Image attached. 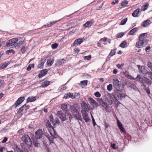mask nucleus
<instances>
[{
  "instance_id": "1",
  "label": "nucleus",
  "mask_w": 152,
  "mask_h": 152,
  "mask_svg": "<svg viewBox=\"0 0 152 152\" xmlns=\"http://www.w3.org/2000/svg\"><path fill=\"white\" fill-rule=\"evenodd\" d=\"M46 125L48 128V130L51 136H50L48 135H46L45 136L49 141L50 144L53 143V140L57 138L58 135L57 134L56 132L54 130L53 127L51 125L48 121L47 122Z\"/></svg>"
},
{
  "instance_id": "2",
  "label": "nucleus",
  "mask_w": 152,
  "mask_h": 152,
  "mask_svg": "<svg viewBox=\"0 0 152 152\" xmlns=\"http://www.w3.org/2000/svg\"><path fill=\"white\" fill-rule=\"evenodd\" d=\"M104 104H119V102L116 97L108 93L104 95L103 98Z\"/></svg>"
},
{
  "instance_id": "3",
  "label": "nucleus",
  "mask_w": 152,
  "mask_h": 152,
  "mask_svg": "<svg viewBox=\"0 0 152 152\" xmlns=\"http://www.w3.org/2000/svg\"><path fill=\"white\" fill-rule=\"evenodd\" d=\"M21 140L28 148L31 147L32 145V142L29 136L25 135L21 137Z\"/></svg>"
},
{
  "instance_id": "4",
  "label": "nucleus",
  "mask_w": 152,
  "mask_h": 152,
  "mask_svg": "<svg viewBox=\"0 0 152 152\" xmlns=\"http://www.w3.org/2000/svg\"><path fill=\"white\" fill-rule=\"evenodd\" d=\"M136 79L140 80L143 84L144 86L151 85V81L147 77L142 78L138 75L136 77Z\"/></svg>"
},
{
  "instance_id": "5",
  "label": "nucleus",
  "mask_w": 152,
  "mask_h": 152,
  "mask_svg": "<svg viewBox=\"0 0 152 152\" xmlns=\"http://www.w3.org/2000/svg\"><path fill=\"white\" fill-rule=\"evenodd\" d=\"M113 86L117 91H122L123 88L121 81L117 79H115L113 80Z\"/></svg>"
},
{
  "instance_id": "6",
  "label": "nucleus",
  "mask_w": 152,
  "mask_h": 152,
  "mask_svg": "<svg viewBox=\"0 0 152 152\" xmlns=\"http://www.w3.org/2000/svg\"><path fill=\"white\" fill-rule=\"evenodd\" d=\"M148 40V39L139 40L136 43V46L138 48H141L147 45Z\"/></svg>"
},
{
  "instance_id": "7",
  "label": "nucleus",
  "mask_w": 152,
  "mask_h": 152,
  "mask_svg": "<svg viewBox=\"0 0 152 152\" xmlns=\"http://www.w3.org/2000/svg\"><path fill=\"white\" fill-rule=\"evenodd\" d=\"M18 39L17 38H15L10 39L6 43V46L10 47L12 46H15L16 45L17 42L18 41Z\"/></svg>"
},
{
  "instance_id": "8",
  "label": "nucleus",
  "mask_w": 152,
  "mask_h": 152,
  "mask_svg": "<svg viewBox=\"0 0 152 152\" xmlns=\"http://www.w3.org/2000/svg\"><path fill=\"white\" fill-rule=\"evenodd\" d=\"M43 134V132L41 129H39L35 133L36 138L37 139L41 138Z\"/></svg>"
},
{
  "instance_id": "9",
  "label": "nucleus",
  "mask_w": 152,
  "mask_h": 152,
  "mask_svg": "<svg viewBox=\"0 0 152 152\" xmlns=\"http://www.w3.org/2000/svg\"><path fill=\"white\" fill-rule=\"evenodd\" d=\"M81 113L83 119L86 122H88L90 120V118L88 116L87 113L84 110H81Z\"/></svg>"
},
{
  "instance_id": "10",
  "label": "nucleus",
  "mask_w": 152,
  "mask_h": 152,
  "mask_svg": "<svg viewBox=\"0 0 152 152\" xmlns=\"http://www.w3.org/2000/svg\"><path fill=\"white\" fill-rule=\"evenodd\" d=\"M120 91H115V97L116 96L118 97L119 99H121L125 97V94L124 93H122Z\"/></svg>"
},
{
  "instance_id": "11",
  "label": "nucleus",
  "mask_w": 152,
  "mask_h": 152,
  "mask_svg": "<svg viewBox=\"0 0 152 152\" xmlns=\"http://www.w3.org/2000/svg\"><path fill=\"white\" fill-rule=\"evenodd\" d=\"M138 69L140 70V72L141 73L144 74H147L148 71L145 69L144 66H140V65H137Z\"/></svg>"
},
{
  "instance_id": "12",
  "label": "nucleus",
  "mask_w": 152,
  "mask_h": 152,
  "mask_svg": "<svg viewBox=\"0 0 152 152\" xmlns=\"http://www.w3.org/2000/svg\"><path fill=\"white\" fill-rule=\"evenodd\" d=\"M57 114L62 121H64L66 120V115L63 113L61 111H58Z\"/></svg>"
},
{
  "instance_id": "13",
  "label": "nucleus",
  "mask_w": 152,
  "mask_h": 152,
  "mask_svg": "<svg viewBox=\"0 0 152 152\" xmlns=\"http://www.w3.org/2000/svg\"><path fill=\"white\" fill-rule=\"evenodd\" d=\"M83 42V39L82 38H79L76 39L73 44V46H76L78 45H80Z\"/></svg>"
},
{
  "instance_id": "14",
  "label": "nucleus",
  "mask_w": 152,
  "mask_h": 152,
  "mask_svg": "<svg viewBox=\"0 0 152 152\" xmlns=\"http://www.w3.org/2000/svg\"><path fill=\"white\" fill-rule=\"evenodd\" d=\"M126 85H127L128 87L131 88L134 90H137V89L136 85L130 82H127L126 83Z\"/></svg>"
},
{
  "instance_id": "15",
  "label": "nucleus",
  "mask_w": 152,
  "mask_h": 152,
  "mask_svg": "<svg viewBox=\"0 0 152 152\" xmlns=\"http://www.w3.org/2000/svg\"><path fill=\"white\" fill-rule=\"evenodd\" d=\"M117 125L119 128V129L122 132L124 133L125 132V129L124 127L123 126L121 122L119 121L118 120H117Z\"/></svg>"
},
{
  "instance_id": "16",
  "label": "nucleus",
  "mask_w": 152,
  "mask_h": 152,
  "mask_svg": "<svg viewBox=\"0 0 152 152\" xmlns=\"http://www.w3.org/2000/svg\"><path fill=\"white\" fill-rule=\"evenodd\" d=\"M24 100L25 97L24 96L20 97L16 101L14 104H20L24 101Z\"/></svg>"
},
{
  "instance_id": "17",
  "label": "nucleus",
  "mask_w": 152,
  "mask_h": 152,
  "mask_svg": "<svg viewBox=\"0 0 152 152\" xmlns=\"http://www.w3.org/2000/svg\"><path fill=\"white\" fill-rule=\"evenodd\" d=\"M141 11V9H137L133 12L132 13V15L134 17H137L139 14V13Z\"/></svg>"
},
{
  "instance_id": "18",
  "label": "nucleus",
  "mask_w": 152,
  "mask_h": 152,
  "mask_svg": "<svg viewBox=\"0 0 152 152\" xmlns=\"http://www.w3.org/2000/svg\"><path fill=\"white\" fill-rule=\"evenodd\" d=\"M75 97V96H73V94L71 93H69L65 94L64 97V98L65 99H67L69 98L74 99Z\"/></svg>"
},
{
  "instance_id": "19",
  "label": "nucleus",
  "mask_w": 152,
  "mask_h": 152,
  "mask_svg": "<svg viewBox=\"0 0 152 152\" xmlns=\"http://www.w3.org/2000/svg\"><path fill=\"white\" fill-rule=\"evenodd\" d=\"M48 70L47 69H45L41 71L39 74L38 76L39 78L45 76L47 73Z\"/></svg>"
},
{
  "instance_id": "20",
  "label": "nucleus",
  "mask_w": 152,
  "mask_h": 152,
  "mask_svg": "<svg viewBox=\"0 0 152 152\" xmlns=\"http://www.w3.org/2000/svg\"><path fill=\"white\" fill-rule=\"evenodd\" d=\"M13 148L15 152H23L22 150L17 144H15Z\"/></svg>"
},
{
  "instance_id": "21",
  "label": "nucleus",
  "mask_w": 152,
  "mask_h": 152,
  "mask_svg": "<svg viewBox=\"0 0 152 152\" xmlns=\"http://www.w3.org/2000/svg\"><path fill=\"white\" fill-rule=\"evenodd\" d=\"M37 99L36 96H31L28 98L26 100L27 103L32 102L35 101Z\"/></svg>"
},
{
  "instance_id": "22",
  "label": "nucleus",
  "mask_w": 152,
  "mask_h": 152,
  "mask_svg": "<svg viewBox=\"0 0 152 152\" xmlns=\"http://www.w3.org/2000/svg\"><path fill=\"white\" fill-rule=\"evenodd\" d=\"M70 107L71 109L72 110L71 112L73 115H74L75 114L78 113L77 109H76L75 107L73 106V105L71 106Z\"/></svg>"
},
{
  "instance_id": "23",
  "label": "nucleus",
  "mask_w": 152,
  "mask_h": 152,
  "mask_svg": "<svg viewBox=\"0 0 152 152\" xmlns=\"http://www.w3.org/2000/svg\"><path fill=\"white\" fill-rule=\"evenodd\" d=\"M150 23V20H149L148 19L144 21L142 23L141 25L144 27L147 26L149 25Z\"/></svg>"
},
{
  "instance_id": "24",
  "label": "nucleus",
  "mask_w": 152,
  "mask_h": 152,
  "mask_svg": "<svg viewBox=\"0 0 152 152\" xmlns=\"http://www.w3.org/2000/svg\"><path fill=\"white\" fill-rule=\"evenodd\" d=\"M26 105H23V106L21 107L20 108L18 112V114H19V116L21 117L22 114H21V112L23 111V110H24V108H25V110H26V107L27 106H26Z\"/></svg>"
},
{
  "instance_id": "25",
  "label": "nucleus",
  "mask_w": 152,
  "mask_h": 152,
  "mask_svg": "<svg viewBox=\"0 0 152 152\" xmlns=\"http://www.w3.org/2000/svg\"><path fill=\"white\" fill-rule=\"evenodd\" d=\"M26 105H23V106L21 107L20 108L18 112V114H19V116L21 117L22 114H21V112L23 111V110H24V108H25V110H26V107L27 106H26Z\"/></svg>"
},
{
  "instance_id": "26",
  "label": "nucleus",
  "mask_w": 152,
  "mask_h": 152,
  "mask_svg": "<svg viewBox=\"0 0 152 152\" xmlns=\"http://www.w3.org/2000/svg\"><path fill=\"white\" fill-rule=\"evenodd\" d=\"M93 22L91 21H87L84 25L83 26L86 27H89L93 24Z\"/></svg>"
},
{
  "instance_id": "27",
  "label": "nucleus",
  "mask_w": 152,
  "mask_h": 152,
  "mask_svg": "<svg viewBox=\"0 0 152 152\" xmlns=\"http://www.w3.org/2000/svg\"><path fill=\"white\" fill-rule=\"evenodd\" d=\"M9 63L6 62H3L0 64V68L1 69H4L6 67Z\"/></svg>"
},
{
  "instance_id": "28",
  "label": "nucleus",
  "mask_w": 152,
  "mask_h": 152,
  "mask_svg": "<svg viewBox=\"0 0 152 152\" xmlns=\"http://www.w3.org/2000/svg\"><path fill=\"white\" fill-rule=\"evenodd\" d=\"M138 30V28H134L131 30L128 33L129 35H133L134 33L137 31Z\"/></svg>"
},
{
  "instance_id": "29",
  "label": "nucleus",
  "mask_w": 152,
  "mask_h": 152,
  "mask_svg": "<svg viewBox=\"0 0 152 152\" xmlns=\"http://www.w3.org/2000/svg\"><path fill=\"white\" fill-rule=\"evenodd\" d=\"M102 107H104L105 109L107 112H111V108L108 105H102Z\"/></svg>"
},
{
  "instance_id": "30",
  "label": "nucleus",
  "mask_w": 152,
  "mask_h": 152,
  "mask_svg": "<svg viewBox=\"0 0 152 152\" xmlns=\"http://www.w3.org/2000/svg\"><path fill=\"white\" fill-rule=\"evenodd\" d=\"M50 82L48 81H44L42 83L41 87L43 88L47 87L48 85H49Z\"/></svg>"
},
{
  "instance_id": "31",
  "label": "nucleus",
  "mask_w": 152,
  "mask_h": 152,
  "mask_svg": "<svg viewBox=\"0 0 152 152\" xmlns=\"http://www.w3.org/2000/svg\"><path fill=\"white\" fill-rule=\"evenodd\" d=\"M54 59H51L48 60L47 61V64L48 66H51L53 63Z\"/></svg>"
},
{
  "instance_id": "32",
  "label": "nucleus",
  "mask_w": 152,
  "mask_h": 152,
  "mask_svg": "<svg viewBox=\"0 0 152 152\" xmlns=\"http://www.w3.org/2000/svg\"><path fill=\"white\" fill-rule=\"evenodd\" d=\"M82 110H84L86 112H88L90 110V109L88 107V105H81Z\"/></svg>"
},
{
  "instance_id": "33",
  "label": "nucleus",
  "mask_w": 152,
  "mask_h": 152,
  "mask_svg": "<svg viewBox=\"0 0 152 152\" xmlns=\"http://www.w3.org/2000/svg\"><path fill=\"white\" fill-rule=\"evenodd\" d=\"M124 75L128 78L129 79H132V77L129 75V72L126 71L125 72H123Z\"/></svg>"
},
{
  "instance_id": "34",
  "label": "nucleus",
  "mask_w": 152,
  "mask_h": 152,
  "mask_svg": "<svg viewBox=\"0 0 152 152\" xmlns=\"http://www.w3.org/2000/svg\"><path fill=\"white\" fill-rule=\"evenodd\" d=\"M45 63V60H41L40 61V62L39 63V64L38 65V68H41L42 66H43Z\"/></svg>"
},
{
  "instance_id": "35",
  "label": "nucleus",
  "mask_w": 152,
  "mask_h": 152,
  "mask_svg": "<svg viewBox=\"0 0 152 152\" xmlns=\"http://www.w3.org/2000/svg\"><path fill=\"white\" fill-rule=\"evenodd\" d=\"M88 101L91 104H95L96 103V102L91 97L88 98Z\"/></svg>"
},
{
  "instance_id": "36",
  "label": "nucleus",
  "mask_w": 152,
  "mask_h": 152,
  "mask_svg": "<svg viewBox=\"0 0 152 152\" xmlns=\"http://www.w3.org/2000/svg\"><path fill=\"white\" fill-rule=\"evenodd\" d=\"M146 33H144L142 34H140L139 37V40H144L143 39L144 38H145V37L146 36Z\"/></svg>"
},
{
  "instance_id": "37",
  "label": "nucleus",
  "mask_w": 152,
  "mask_h": 152,
  "mask_svg": "<svg viewBox=\"0 0 152 152\" xmlns=\"http://www.w3.org/2000/svg\"><path fill=\"white\" fill-rule=\"evenodd\" d=\"M74 116L75 117H76V118L77 119H78L81 121H82V118H81V115L79 113H77V114H75Z\"/></svg>"
},
{
  "instance_id": "38",
  "label": "nucleus",
  "mask_w": 152,
  "mask_h": 152,
  "mask_svg": "<svg viewBox=\"0 0 152 152\" xmlns=\"http://www.w3.org/2000/svg\"><path fill=\"white\" fill-rule=\"evenodd\" d=\"M65 61L64 60V59H61V60L58 61L57 63V65H62L64 63Z\"/></svg>"
},
{
  "instance_id": "39",
  "label": "nucleus",
  "mask_w": 152,
  "mask_h": 152,
  "mask_svg": "<svg viewBox=\"0 0 152 152\" xmlns=\"http://www.w3.org/2000/svg\"><path fill=\"white\" fill-rule=\"evenodd\" d=\"M37 140L36 139H34L33 140V143L35 147H38L39 145V143L37 141Z\"/></svg>"
},
{
  "instance_id": "40",
  "label": "nucleus",
  "mask_w": 152,
  "mask_h": 152,
  "mask_svg": "<svg viewBox=\"0 0 152 152\" xmlns=\"http://www.w3.org/2000/svg\"><path fill=\"white\" fill-rule=\"evenodd\" d=\"M128 1L126 0H124L121 3V5L123 7H125L127 6V5L128 4Z\"/></svg>"
},
{
  "instance_id": "41",
  "label": "nucleus",
  "mask_w": 152,
  "mask_h": 152,
  "mask_svg": "<svg viewBox=\"0 0 152 152\" xmlns=\"http://www.w3.org/2000/svg\"><path fill=\"white\" fill-rule=\"evenodd\" d=\"M24 42V41H20L18 43H16V45L15 46V48H19V46L22 45Z\"/></svg>"
},
{
  "instance_id": "42",
  "label": "nucleus",
  "mask_w": 152,
  "mask_h": 152,
  "mask_svg": "<svg viewBox=\"0 0 152 152\" xmlns=\"http://www.w3.org/2000/svg\"><path fill=\"white\" fill-rule=\"evenodd\" d=\"M148 3L145 4L142 6V10L143 11L146 10L148 6Z\"/></svg>"
},
{
  "instance_id": "43",
  "label": "nucleus",
  "mask_w": 152,
  "mask_h": 152,
  "mask_svg": "<svg viewBox=\"0 0 152 152\" xmlns=\"http://www.w3.org/2000/svg\"><path fill=\"white\" fill-rule=\"evenodd\" d=\"M127 18H126L125 19L122 20H121V23L120 24V25H124L127 22Z\"/></svg>"
},
{
  "instance_id": "44",
  "label": "nucleus",
  "mask_w": 152,
  "mask_h": 152,
  "mask_svg": "<svg viewBox=\"0 0 152 152\" xmlns=\"http://www.w3.org/2000/svg\"><path fill=\"white\" fill-rule=\"evenodd\" d=\"M127 43L125 41H123L120 45L119 46L123 48H124L125 45H126Z\"/></svg>"
},
{
  "instance_id": "45",
  "label": "nucleus",
  "mask_w": 152,
  "mask_h": 152,
  "mask_svg": "<svg viewBox=\"0 0 152 152\" xmlns=\"http://www.w3.org/2000/svg\"><path fill=\"white\" fill-rule=\"evenodd\" d=\"M34 64H30L27 68V70L28 71L30 70L32 67H34Z\"/></svg>"
},
{
  "instance_id": "46",
  "label": "nucleus",
  "mask_w": 152,
  "mask_h": 152,
  "mask_svg": "<svg viewBox=\"0 0 152 152\" xmlns=\"http://www.w3.org/2000/svg\"><path fill=\"white\" fill-rule=\"evenodd\" d=\"M67 105H61V107L63 111H67Z\"/></svg>"
},
{
  "instance_id": "47",
  "label": "nucleus",
  "mask_w": 152,
  "mask_h": 152,
  "mask_svg": "<svg viewBox=\"0 0 152 152\" xmlns=\"http://www.w3.org/2000/svg\"><path fill=\"white\" fill-rule=\"evenodd\" d=\"M112 85L111 84H110L107 86V89L109 91H111L113 89Z\"/></svg>"
},
{
  "instance_id": "48",
  "label": "nucleus",
  "mask_w": 152,
  "mask_h": 152,
  "mask_svg": "<svg viewBox=\"0 0 152 152\" xmlns=\"http://www.w3.org/2000/svg\"><path fill=\"white\" fill-rule=\"evenodd\" d=\"M97 101L99 102L101 104H104V100L103 99H98Z\"/></svg>"
},
{
  "instance_id": "49",
  "label": "nucleus",
  "mask_w": 152,
  "mask_h": 152,
  "mask_svg": "<svg viewBox=\"0 0 152 152\" xmlns=\"http://www.w3.org/2000/svg\"><path fill=\"white\" fill-rule=\"evenodd\" d=\"M147 75H148V77L152 80V72L148 71Z\"/></svg>"
},
{
  "instance_id": "50",
  "label": "nucleus",
  "mask_w": 152,
  "mask_h": 152,
  "mask_svg": "<svg viewBox=\"0 0 152 152\" xmlns=\"http://www.w3.org/2000/svg\"><path fill=\"white\" fill-rule=\"evenodd\" d=\"M116 51V49L112 50L110 53V55L111 56H113L115 54Z\"/></svg>"
},
{
  "instance_id": "51",
  "label": "nucleus",
  "mask_w": 152,
  "mask_h": 152,
  "mask_svg": "<svg viewBox=\"0 0 152 152\" xmlns=\"http://www.w3.org/2000/svg\"><path fill=\"white\" fill-rule=\"evenodd\" d=\"M88 81L87 80H85L82 81L80 82V83L81 85H83L84 86H86L87 84Z\"/></svg>"
},
{
  "instance_id": "52",
  "label": "nucleus",
  "mask_w": 152,
  "mask_h": 152,
  "mask_svg": "<svg viewBox=\"0 0 152 152\" xmlns=\"http://www.w3.org/2000/svg\"><path fill=\"white\" fill-rule=\"evenodd\" d=\"M54 124H55V123H56L58 124L60 123V121L58 118H56L54 119Z\"/></svg>"
},
{
  "instance_id": "53",
  "label": "nucleus",
  "mask_w": 152,
  "mask_h": 152,
  "mask_svg": "<svg viewBox=\"0 0 152 152\" xmlns=\"http://www.w3.org/2000/svg\"><path fill=\"white\" fill-rule=\"evenodd\" d=\"M124 35L123 33H120L117 34L116 37L117 38H121Z\"/></svg>"
},
{
  "instance_id": "54",
  "label": "nucleus",
  "mask_w": 152,
  "mask_h": 152,
  "mask_svg": "<svg viewBox=\"0 0 152 152\" xmlns=\"http://www.w3.org/2000/svg\"><path fill=\"white\" fill-rule=\"evenodd\" d=\"M91 58V56L89 55L86 56H84L83 57V58L85 60H90Z\"/></svg>"
},
{
  "instance_id": "55",
  "label": "nucleus",
  "mask_w": 152,
  "mask_h": 152,
  "mask_svg": "<svg viewBox=\"0 0 152 152\" xmlns=\"http://www.w3.org/2000/svg\"><path fill=\"white\" fill-rule=\"evenodd\" d=\"M9 53H12L13 54H14L15 53V51L13 50L10 49L9 50H7L6 52V53L7 54H8Z\"/></svg>"
},
{
  "instance_id": "56",
  "label": "nucleus",
  "mask_w": 152,
  "mask_h": 152,
  "mask_svg": "<svg viewBox=\"0 0 152 152\" xmlns=\"http://www.w3.org/2000/svg\"><path fill=\"white\" fill-rule=\"evenodd\" d=\"M147 66L151 69H152V63L149 62H148L147 63Z\"/></svg>"
},
{
  "instance_id": "57",
  "label": "nucleus",
  "mask_w": 152,
  "mask_h": 152,
  "mask_svg": "<svg viewBox=\"0 0 152 152\" xmlns=\"http://www.w3.org/2000/svg\"><path fill=\"white\" fill-rule=\"evenodd\" d=\"M62 19V18L61 19H60V20H58L53 21L50 22V23L51 25V26H52V25H53L54 24H55L56 23L60 21Z\"/></svg>"
},
{
  "instance_id": "58",
  "label": "nucleus",
  "mask_w": 152,
  "mask_h": 152,
  "mask_svg": "<svg viewBox=\"0 0 152 152\" xmlns=\"http://www.w3.org/2000/svg\"><path fill=\"white\" fill-rule=\"evenodd\" d=\"M94 95L96 96L97 97H99L101 96V94L99 92L97 91L94 94Z\"/></svg>"
},
{
  "instance_id": "59",
  "label": "nucleus",
  "mask_w": 152,
  "mask_h": 152,
  "mask_svg": "<svg viewBox=\"0 0 152 152\" xmlns=\"http://www.w3.org/2000/svg\"><path fill=\"white\" fill-rule=\"evenodd\" d=\"M58 45V44L56 43H55L52 45L51 47L53 49H56L57 48Z\"/></svg>"
},
{
  "instance_id": "60",
  "label": "nucleus",
  "mask_w": 152,
  "mask_h": 152,
  "mask_svg": "<svg viewBox=\"0 0 152 152\" xmlns=\"http://www.w3.org/2000/svg\"><path fill=\"white\" fill-rule=\"evenodd\" d=\"M24 132V129L23 128L21 129L18 131V134L20 135H22L23 133Z\"/></svg>"
},
{
  "instance_id": "61",
  "label": "nucleus",
  "mask_w": 152,
  "mask_h": 152,
  "mask_svg": "<svg viewBox=\"0 0 152 152\" xmlns=\"http://www.w3.org/2000/svg\"><path fill=\"white\" fill-rule=\"evenodd\" d=\"M78 11H75V12H74L73 13L71 14V15H66V16H65V18H66V17H70V18H72V15L73 14H75Z\"/></svg>"
},
{
  "instance_id": "62",
  "label": "nucleus",
  "mask_w": 152,
  "mask_h": 152,
  "mask_svg": "<svg viewBox=\"0 0 152 152\" xmlns=\"http://www.w3.org/2000/svg\"><path fill=\"white\" fill-rule=\"evenodd\" d=\"M27 49V48L26 47H23L21 49V51L23 53H24V52L25 51H26Z\"/></svg>"
},
{
  "instance_id": "63",
  "label": "nucleus",
  "mask_w": 152,
  "mask_h": 152,
  "mask_svg": "<svg viewBox=\"0 0 152 152\" xmlns=\"http://www.w3.org/2000/svg\"><path fill=\"white\" fill-rule=\"evenodd\" d=\"M80 94L79 93H75L73 96H75V97L74 98L78 99L80 97Z\"/></svg>"
},
{
  "instance_id": "64",
  "label": "nucleus",
  "mask_w": 152,
  "mask_h": 152,
  "mask_svg": "<svg viewBox=\"0 0 152 152\" xmlns=\"http://www.w3.org/2000/svg\"><path fill=\"white\" fill-rule=\"evenodd\" d=\"M49 118L50 121L52 122L53 124H54V119H53V116L52 115H51L50 116Z\"/></svg>"
}]
</instances>
